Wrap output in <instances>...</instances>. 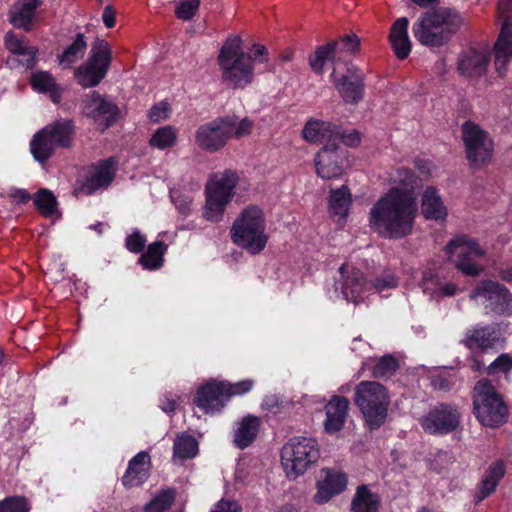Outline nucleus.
<instances>
[{"label":"nucleus","mask_w":512,"mask_h":512,"mask_svg":"<svg viewBox=\"0 0 512 512\" xmlns=\"http://www.w3.org/2000/svg\"><path fill=\"white\" fill-rule=\"evenodd\" d=\"M331 80L344 102L356 104L362 100L365 76L358 67L349 65L346 73L341 76H337L334 68L331 73Z\"/></svg>","instance_id":"obj_20"},{"label":"nucleus","mask_w":512,"mask_h":512,"mask_svg":"<svg viewBox=\"0 0 512 512\" xmlns=\"http://www.w3.org/2000/svg\"><path fill=\"white\" fill-rule=\"evenodd\" d=\"M397 285L398 279L396 276L392 272L385 271L370 284V290L375 289L377 292H383L386 289L395 288Z\"/></svg>","instance_id":"obj_52"},{"label":"nucleus","mask_w":512,"mask_h":512,"mask_svg":"<svg viewBox=\"0 0 512 512\" xmlns=\"http://www.w3.org/2000/svg\"><path fill=\"white\" fill-rule=\"evenodd\" d=\"M171 199L179 213L185 216L190 213L193 202L191 195L181 193L180 191H172Z\"/></svg>","instance_id":"obj_55"},{"label":"nucleus","mask_w":512,"mask_h":512,"mask_svg":"<svg viewBox=\"0 0 512 512\" xmlns=\"http://www.w3.org/2000/svg\"><path fill=\"white\" fill-rule=\"evenodd\" d=\"M432 384L435 389L442 390V391H447L451 387L450 382L446 378H443V377H436L433 380Z\"/></svg>","instance_id":"obj_64"},{"label":"nucleus","mask_w":512,"mask_h":512,"mask_svg":"<svg viewBox=\"0 0 512 512\" xmlns=\"http://www.w3.org/2000/svg\"><path fill=\"white\" fill-rule=\"evenodd\" d=\"M173 450L174 458L186 460L196 456L198 452V443L194 437L190 435H182L175 440Z\"/></svg>","instance_id":"obj_43"},{"label":"nucleus","mask_w":512,"mask_h":512,"mask_svg":"<svg viewBox=\"0 0 512 512\" xmlns=\"http://www.w3.org/2000/svg\"><path fill=\"white\" fill-rule=\"evenodd\" d=\"M421 209L426 219L442 220L447 216V209L434 187H428L424 191Z\"/></svg>","instance_id":"obj_33"},{"label":"nucleus","mask_w":512,"mask_h":512,"mask_svg":"<svg viewBox=\"0 0 512 512\" xmlns=\"http://www.w3.org/2000/svg\"><path fill=\"white\" fill-rule=\"evenodd\" d=\"M176 491L167 488L158 492L155 497L145 505V512H165L175 501Z\"/></svg>","instance_id":"obj_44"},{"label":"nucleus","mask_w":512,"mask_h":512,"mask_svg":"<svg viewBox=\"0 0 512 512\" xmlns=\"http://www.w3.org/2000/svg\"><path fill=\"white\" fill-rule=\"evenodd\" d=\"M473 412L486 427L496 428L505 424L509 409L490 380H479L473 389Z\"/></svg>","instance_id":"obj_7"},{"label":"nucleus","mask_w":512,"mask_h":512,"mask_svg":"<svg viewBox=\"0 0 512 512\" xmlns=\"http://www.w3.org/2000/svg\"><path fill=\"white\" fill-rule=\"evenodd\" d=\"M379 498L367 486H359L351 502L352 512H378Z\"/></svg>","instance_id":"obj_35"},{"label":"nucleus","mask_w":512,"mask_h":512,"mask_svg":"<svg viewBox=\"0 0 512 512\" xmlns=\"http://www.w3.org/2000/svg\"><path fill=\"white\" fill-rule=\"evenodd\" d=\"M45 128L50 132L53 141L59 148L68 149L72 146L75 137V124L71 119H58Z\"/></svg>","instance_id":"obj_32"},{"label":"nucleus","mask_w":512,"mask_h":512,"mask_svg":"<svg viewBox=\"0 0 512 512\" xmlns=\"http://www.w3.org/2000/svg\"><path fill=\"white\" fill-rule=\"evenodd\" d=\"M102 20L107 28H112L115 25V11L111 6H106L102 14Z\"/></svg>","instance_id":"obj_62"},{"label":"nucleus","mask_w":512,"mask_h":512,"mask_svg":"<svg viewBox=\"0 0 512 512\" xmlns=\"http://www.w3.org/2000/svg\"><path fill=\"white\" fill-rule=\"evenodd\" d=\"M168 112V104L165 102H160L155 104L149 111L148 117L153 122H159L163 119L167 118Z\"/></svg>","instance_id":"obj_58"},{"label":"nucleus","mask_w":512,"mask_h":512,"mask_svg":"<svg viewBox=\"0 0 512 512\" xmlns=\"http://www.w3.org/2000/svg\"><path fill=\"white\" fill-rule=\"evenodd\" d=\"M462 137L465 144L466 157L474 167L485 164L493 150V142L488 133L472 122L462 125Z\"/></svg>","instance_id":"obj_14"},{"label":"nucleus","mask_w":512,"mask_h":512,"mask_svg":"<svg viewBox=\"0 0 512 512\" xmlns=\"http://www.w3.org/2000/svg\"><path fill=\"white\" fill-rule=\"evenodd\" d=\"M39 6V0H17L9 13L10 22L16 28L30 31L35 11Z\"/></svg>","instance_id":"obj_30"},{"label":"nucleus","mask_w":512,"mask_h":512,"mask_svg":"<svg viewBox=\"0 0 512 512\" xmlns=\"http://www.w3.org/2000/svg\"><path fill=\"white\" fill-rule=\"evenodd\" d=\"M345 159V151L339 146L325 144L314 159L316 172L323 179L340 177L344 172Z\"/></svg>","instance_id":"obj_21"},{"label":"nucleus","mask_w":512,"mask_h":512,"mask_svg":"<svg viewBox=\"0 0 512 512\" xmlns=\"http://www.w3.org/2000/svg\"><path fill=\"white\" fill-rule=\"evenodd\" d=\"M200 0H179L175 6V16L183 21L191 20L200 7Z\"/></svg>","instance_id":"obj_49"},{"label":"nucleus","mask_w":512,"mask_h":512,"mask_svg":"<svg viewBox=\"0 0 512 512\" xmlns=\"http://www.w3.org/2000/svg\"><path fill=\"white\" fill-rule=\"evenodd\" d=\"M417 212L415 193L393 187L372 206L370 226L389 238H403L412 232Z\"/></svg>","instance_id":"obj_1"},{"label":"nucleus","mask_w":512,"mask_h":512,"mask_svg":"<svg viewBox=\"0 0 512 512\" xmlns=\"http://www.w3.org/2000/svg\"><path fill=\"white\" fill-rule=\"evenodd\" d=\"M349 409V400L342 396H333L325 406V431L335 433L340 431L346 422Z\"/></svg>","instance_id":"obj_25"},{"label":"nucleus","mask_w":512,"mask_h":512,"mask_svg":"<svg viewBox=\"0 0 512 512\" xmlns=\"http://www.w3.org/2000/svg\"><path fill=\"white\" fill-rule=\"evenodd\" d=\"M337 136L333 139V143L337 146L341 142L346 146L355 147L360 143V135L356 130H343L337 126Z\"/></svg>","instance_id":"obj_53"},{"label":"nucleus","mask_w":512,"mask_h":512,"mask_svg":"<svg viewBox=\"0 0 512 512\" xmlns=\"http://www.w3.org/2000/svg\"><path fill=\"white\" fill-rule=\"evenodd\" d=\"M211 512H240V508L234 501L221 500Z\"/></svg>","instance_id":"obj_59"},{"label":"nucleus","mask_w":512,"mask_h":512,"mask_svg":"<svg viewBox=\"0 0 512 512\" xmlns=\"http://www.w3.org/2000/svg\"><path fill=\"white\" fill-rule=\"evenodd\" d=\"M238 182L236 172L225 170L214 174L206 185V204L203 216L211 222H219L227 204L234 195V189Z\"/></svg>","instance_id":"obj_8"},{"label":"nucleus","mask_w":512,"mask_h":512,"mask_svg":"<svg viewBox=\"0 0 512 512\" xmlns=\"http://www.w3.org/2000/svg\"><path fill=\"white\" fill-rule=\"evenodd\" d=\"M319 448L315 439L293 437L282 448L281 459L289 477H298L319 459Z\"/></svg>","instance_id":"obj_9"},{"label":"nucleus","mask_w":512,"mask_h":512,"mask_svg":"<svg viewBox=\"0 0 512 512\" xmlns=\"http://www.w3.org/2000/svg\"><path fill=\"white\" fill-rule=\"evenodd\" d=\"M504 341L498 327L494 324L475 327L466 332L464 345L471 349L488 350Z\"/></svg>","instance_id":"obj_23"},{"label":"nucleus","mask_w":512,"mask_h":512,"mask_svg":"<svg viewBox=\"0 0 512 512\" xmlns=\"http://www.w3.org/2000/svg\"><path fill=\"white\" fill-rule=\"evenodd\" d=\"M337 125L321 120L308 121L302 131L305 140L311 143L332 144L337 136Z\"/></svg>","instance_id":"obj_29"},{"label":"nucleus","mask_w":512,"mask_h":512,"mask_svg":"<svg viewBox=\"0 0 512 512\" xmlns=\"http://www.w3.org/2000/svg\"><path fill=\"white\" fill-rule=\"evenodd\" d=\"M491 52L487 46H471L458 55L456 70L467 80H479L488 71Z\"/></svg>","instance_id":"obj_17"},{"label":"nucleus","mask_w":512,"mask_h":512,"mask_svg":"<svg viewBox=\"0 0 512 512\" xmlns=\"http://www.w3.org/2000/svg\"><path fill=\"white\" fill-rule=\"evenodd\" d=\"M31 85L40 93H48L54 103L60 101L62 91L50 73L41 71L32 74Z\"/></svg>","instance_id":"obj_36"},{"label":"nucleus","mask_w":512,"mask_h":512,"mask_svg":"<svg viewBox=\"0 0 512 512\" xmlns=\"http://www.w3.org/2000/svg\"><path fill=\"white\" fill-rule=\"evenodd\" d=\"M392 180L394 183H399L402 187H398L401 190L409 189L414 192V183L416 181V177L413 172L407 168H399L396 170L395 174L392 176Z\"/></svg>","instance_id":"obj_51"},{"label":"nucleus","mask_w":512,"mask_h":512,"mask_svg":"<svg viewBox=\"0 0 512 512\" xmlns=\"http://www.w3.org/2000/svg\"><path fill=\"white\" fill-rule=\"evenodd\" d=\"M347 484L344 473L325 470V477L317 483V492L314 501L318 504L328 502L334 495L341 493Z\"/></svg>","instance_id":"obj_27"},{"label":"nucleus","mask_w":512,"mask_h":512,"mask_svg":"<svg viewBox=\"0 0 512 512\" xmlns=\"http://www.w3.org/2000/svg\"><path fill=\"white\" fill-rule=\"evenodd\" d=\"M512 369V358L508 354H501L496 358L487 368L489 375H494L498 372L507 373Z\"/></svg>","instance_id":"obj_56"},{"label":"nucleus","mask_w":512,"mask_h":512,"mask_svg":"<svg viewBox=\"0 0 512 512\" xmlns=\"http://www.w3.org/2000/svg\"><path fill=\"white\" fill-rule=\"evenodd\" d=\"M57 148L59 147L45 127L35 133L30 141L31 154L37 162L42 164L53 156Z\"/></svg>","instance_id":"obj_31"},{"label":"nucleus","mask_w":512,"mask_h":512,"mask_svg":"<svg viewBox=\"0 0 512 512\" xmlns=\"http://www.w3.org/2000/svg\"><path fill=\"white\" fill-rule=\"evenodd\" d=\"M260 427V419L248 415L240 422L234 435V443L240 449L248 447L256 438Z\"/></svg>","instance_id":"obj_34"},{"label":"nucleus","mask_w":512,"mask_h":512,"mask_svg":"<svg viewBox=\"0 0 512 512\" xmlns=\"http://www.w3.org/2000/svg\"><path fill=\"white\" fill-rule=\"evenodd\" d=\"M146 242V237L136 229L126 237L125 246L130 252L140 253L144 249Z\"/></svg>","instance_id":"obj_57"},{"label":"nucleus","mask_w":512,"mask_h":512,"mask_svg":"<svg viewBox=\"0 0 512 512\" xmlns=\"http://www.w3.org/2000/svg\"><path fill=\"white\" fill-rule=\"evenodd\" d=\"M223 386L229 399L231 396L243 395L249 392L254 386V381L251 379H245L237 383H229L223 381Z\"/></svg>","instance_id":"obj_54"},{"label":"nucleus","mask_w":512,"mask_h":512,"mask_svg":"<svg viewBox=\"0 0 512 512\" xmlns=\"http://www.w3.org/2000/svg\"><path fill=\"white\" fill-rule=\"evenodd\" d=\"M111 62V49L105 40L97 39L91 46L88 60L75 70L77 82L84 88L97 86L106 76Z\"/></svg>","instance_id":"obj_10"},{"label":"nucleus","mask_w":512,"mask_h":512,"mask_svg":"<svg viewBox=\"0 0 512 512\" xmlns=\"http://www.w3.org/2000/svg\"><path fill=\"white\" fill-rule=\"evenodd\" d=\"M253 122L236 116L219 117L200 125L195 131V144L203 151L214 153L226 146L232 137L240 139L250 135Z\"/></svg>","instance_id":"obj_4"},{"label":"nucleus","mask_w":512,"mask_h":512,"mask_svg":"<svg viewBox=\"0 0 512 512\" xmlns=\"http://www.w3.org/2000/svg\"><path fill=\"white\" fill-rule=\"evenodd\" d=\"M84 34L78 33L75 40L69 45L61 55H59L60 64L65 67H70L78 59L82 58L87 49V44L84 39Z\"/></svg>","instance_id":"obj_39"},{"label":"nucleus","mask_w":512,"mask_h":512,"mask_svg":"<svg viewBox=\"0 0 512 512\" xmlns=\"http://www.w3.org/2000/svg\"><path fill=\"white\" fill-rule=\"evenodd\" d=\"M221 70V81L231 89L244 88L254 80V60L243 52L238 35L229 36L222 45L217 58Z\"/></svg>","instance_id":"obj_3"},{"label":"nucleus","mask_w":512,"mask_h":512,"mask_svg":"<svg viewBox=\"0 0 512 512\" xmlns=\"http://www.w3.org/2000/svg\"><path fill=\"white\" fill-rule=\"evenodd\" d=\"M5 46L13 54L20 57V64L29 69L36 63L38 49L28 44L24 36H18L10 31L5 35Z\"/></svg>","instance_id":"obj_28"},{"label":"nucleus","mask_w":512,"mask_h":512,"mask_svg":"<svg viewBox=\"0 0 512 512\" xmlns=\"http://www.w3.org/2000/svg\"><path fill=\"white\" fill-rule=\"evenodd\" d=\"M81 112L84 116L91 118L101 132L114 125L120 115L118 106L97 91H91L85 95Z\"/></svg>","instance_id":"obj_13"},{"label":"nucleus","mask_w":512,"mask_h":512,"mask_svg":"<svg viewBox=\"0 0 512 512\" xmlns=\"http://www.w3.org/2000/svg\"><path fill=\"white\" fill-rule=\"evenodd\" d=\"M340 279L336 281L337 288L341 289L343 297L354 304L364 300L370 291V284L367 283L360 269L348 263L339 268Z\"/></svg>","instance_id":"obj_18"},{"label":"nucleus","mask_w":512,"mask_h":512,"mask_svg":"<svg viewBox=\"0 0 512 512\" xmlns=\"http://www.w3.org/2000/svg\"><path fill=\"white\" fill-rule=\"evenodd\" d=\"M461 414L455 405L441 403L419 419L422 429L432 435H445L455 431Z\"/></svg>","instance_id":"obj_16"},{"label":"nucleus","mask_w":512,"mask_h":512,"mask_svg":"<svg viewBox=\"0 0 512 512\" xmlns=\"http://www.w3.org/2000/svg\"><path fill=\"white\" fill-rule=\"evenodd\" d=\"M33 201L37 209L45 216H51L56 211V198L47 189H40L35 194Z\"/></svg>","instance_id":"obj_46"},{"label":"nucleus","mask_w":512,"mask_h":512,"mask_svg":"<svg viewBox=\"0 0 512 512\" xmlns=\"http://www.w3.org/2000/svg\"><path fill=\"white\" fill-rule=\"evenodd\" d=\"M334 46L335 45H332L330 43L318 46L315 49L314 53L308 57L309 65L314 73L320 75L323 74L325 63L328 60H335L337 56L336 54H334L333 51Z\"/></svg>","instance_id":"obj_40"},{"label":"nucleus","mask_w":512,"mask_h":512,"mask_svg":"<svg viewBox=\"0 0 512 512\" xmlns=\"http://www.w3.org/2000/svg\"><path fill=\"white\" fill-rule=\"evenodd\" d=\"M150 463L148 452L141 451L136 454L129 461L128 468L122 477L123 485L128 488L142 485L149 477Z\"/></svg>","instance_id":"obj_24"},{"label":"nucleus","mask_w":512,"mask_h":512,"mask_svg":"<svg viewBox=\"0 0 512 512\" xmlns=\"http://www.w3.org/2000/svg\"><path fill=\"white\" fill-rule=\"evenodd\" d=\"M497 15L501 22L500 32L494 44L495 68L500 76L512 59V0H499Z\"/></svg>","instance_id":"obj_12"},{"label":"nucleus","mask_w":512,"mask_h":512,"mask_svg":"<svg viewBox=\"0 0 512 512\" xmlns=\"http://www.w3.org/2000/svg\"><path fill=\"white\" fill-rule=\"evenodd\" d=\"M351 204V194L347 186L332 190L329 199L330 210L341 217H345Z\"/></svg>","instance_id":"obj_41"},{"label":"nucleus","mask_w":512,"mask_h":512,"mask_svg":"<svg viewBox=\"0 0 512 512\" xmlns=\"http://www.w3.org/2000/svg\"><path fill=\"white\" fill-rule=\"evenodd\" d=\"M457 292L458 287L454 283L444 280L439 290V299L443 297H452L456 295Z\"/></svg>","instance_id":"obj_61"},{"label":"nucleus","mask_w":512,"mask_h":512,"mask_svg":"<svg viewBox=\"0 0 512 512\" xmlns=\"http://www.w3.org/2000/svg\"><path fill=\"white\" fill-rule=\"evenodd\" d=\"M449 259L458 270L468 276H476L482 271L477 259L484 257L485 250L472 238L460 235L451 239L445 247Z\"/></svg>","instance_id":"obj_11"},{"label":"nucleus","mask_w":512,"mask_h":512,"mask_svg":"<svg viewBox=\"0 0 512 512\" xmlns=\"http://www.w3.org/2000/svg\"><path fill=\"white\" fill-rule=\"evenodd\" d=\"M333 47L334 54L340 58L342 52L355 54L360 50V39L355 34L344 35L337 41L329 42Z\"/></svg>","instance_id":"obj_48"},{"label":"nucleus","mask_w":512,"mask_h":512,"mask_svg":"<svg viewBox=\"0 0 512 512\" xmlns=\"http://www.w3.org/2000/svg\"><path fill=\"white\" fill-rule=\"evenodd\" d=\"M115 160L108 158L92 165L87 172L86 178L78 184L73 193L76 197L91 195L101 188H106L113 181L115 176Z\"/></svg>","instance_id":"obj_19"},{"label":"nucleus","mask_w":512,"mask_h":512,"mask_svg":"<svg viewBox=\"0 0 512 512\" xmlns=\"http://www.w3.org/2000/svg\"><path fill=\"white\" fill-rule=\"evenodd\" d=\"M11 197L19 203H27L30 200V194L25 189H16L11 192Z\"/></svg>","instance_id":"obj_63"},{"label":"nucleus","mask_w":512,"mask_h":512,"mask_svg":"<svg viewBox=\"0 0 512 512\" xmlns=\"http://www.w3.org/2000/svg\"><path fill=\"white\" fill-rule=\"evenodd\" d=\"M177 140V129L167 125L157 129L150 138V145L154 148L163 150L175 145Z\"/></svg>","instance_id":"obj_42"},{"label":"nucleus","mask_w":512,"mask_h":512,"mask_svg":"<svg viewBox=\"0 0 512 512\" xmlns=\"http://www.w3.org/2000/svg\"><path fill=\"white\" fill-rule=\"evenodd\" d=\"M463 24L464 19L456 9L438 7L422 13L412 31L423 46L438 48L446 45Z\"/></svg>","instance_id":"obj_2"},{"label":"nucleus","mask_w":512,"mask_h":512,"mask_svg":"<svg viewBox=\"0 0 512 512\" xmlns=\"http://www.w3.org/2000/svg\"><path fill=\"white\" fill-rule=\"evenodd\" d=\"M266 222L262 210L257 206H248L235 219L231 228L232 241L252 255L264 250L268 242L265 233Z\"/></svg>","instance_id":"obj_5"},{"label":"nucleus","mask_w":512,"mask_h":512,"mask_svg":"<svg viewBox=\"0 0 512 512\" xmlns=\"http://www.w3.org/2000/svg\"><path fill=\"white\" fill-rule=\"evenodd\" d=\"M354 403L370 430L378 429L385 423L390 396L382 384L376 381H361L354 390Z\"/></svg>","instance_id":"obj_6"},{"label":"nucleus","mask_w":512,"mask_h":512,"mask_svg":"<svg viewBox=\"0 0 512 512\" xmlns=\"http://www.w3.org/2000/svg\"><path fill=\"white\" fill-rule=\"evenodd\" d=\"M505 474V465L503 461L498 460L491 464L485 474L484 479L481 482L480 486V500L489 496L492 492H494L496 486L498 485L500 479L504 477Z\"/></svg>","instance_id":"obj_37"},{"label":"nucleus","mask_w":512,"mask_h":512,"mask_svg":"<svg viewBox=\"0 0 512 512\" xmlns=\"http://www.w3.org/2000/svg\"><path fill=\"white\" fill-rule=\"evenodd\" d=\"M30 507L24 497H8L0 502V512H29Z\"/></svg>","instance_id":"obj_50"},{"label":"nucleus","mask_w":512,"mask_h":512,"mask_svg":"<svg viewBox=\"0 0 512 512\" xmlns=\"http://www.w3.org/2000/svg\"><path fill=\"white\" fill-rule=\"evenodd\" d=\"M227 401L223 381H210L199 387L194 398L195 404L207 414L220 412Z\"/></svg>","instance_id":"obj_22"},{"label":"nucleus","mask_w":512,"mask_h":512,"mask_svg":"<svg viewBox=\"0 0 512 512\" xmlns=\"http://www.w3.org/2000/svg\"><path fill=\"white\" fill-rule=\"evenodd\" d=\"M444 279L441 278L432 269H427L423 272L421 287L423 292L431 298L439 300V290L442 286Z\"/></svg>","instance_id":"obj_45"},{"label":"nucleus","mask_w":512,"mask_h":512,"mask_svg":"<svg viewBox=\"0 0 512 512\" xmlns=\"http://www.w3.org/2000/svg\"><path fill=\"white\" fill-rule=\"evenodd\" d=\"M252 52L254 57V63L258 61L259 63H267L268 62V49L266 46L262 44H254L252 47Z\"/></svg>","instance_id":"obj_60"},{"label":"nucleus","mask_w":512,"mask_h":512,"mask_svg":"<svg viewBox=\"0 0 512 512\" xmlns=\"http://www.w3.org/2000/svg\"><path fill=\"white\" fill-rule=\"evenodd\" d=\"M167 250V245L162 241H156L150 244L147 251L139 258V263L147 270H155L163 265V256Z\"/></svg>","instance_id":"obj_38"},{"label":"nucleus","mask_w":512,"mask_h":512,"mask_svg":"<svg viewBox=\"0 0 512 512\" xmlns=\"http://www.w3.org/2000/svg\"><path fill=\"white\" fill-rule=\"evenodd\" d=\"M408 27V18L400 17L394 21L390 28L389 41L399 60L406 59L412 49V43L408 35Z\"/></svg>","instance_id":"obj_26"},{"label":"nucleus","mask_w":512,"mask_h":512,"mask_svg":"<svg viewBox=\"0 0 512 512\" xmlns=\"http://www.w3.org/2000/svg\"><path fill=\"white\" fill-rule=\"evenodd\" d=\"M398 368V361L393 356H384L380 358L372 367V376L374 378H389Z\"/></svg>","instance_id":"obj_47"},{"label":"nucleus","mask_w":512,"mask_h":512,"mask_svg":"<svg viewBox=\"0 0 512 512\" xmlns=\"http://www.w3.org/2000/svg\"><path fill=\"white\" fill-rule=\"evenodd\" d=\"M472 299H482L485 308L500 316L512 315V293L502 284L483 281L471 292Z\"/></svg>","instance_id":"obj_15"}]
</instances>
